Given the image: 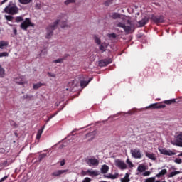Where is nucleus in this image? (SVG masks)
Returning a JSON list of instances; mask_svg holds the SVG:
<instances>
[{"label": "nucleus", "instance_id": "obj_1", "mask_svg": "<svg viewBox=\"0 0 182 182\" xmlns=\"http://www.w3.org/2000/svg\"><path fill=\"white\" fill-rule=\"evenodd\" d=\"M110 18L112 19H118L114 25L117 28H122L126 33H132L133 29V24L132 21L126 20V17L119 13H112L109 15Z\"/></svg>", "mask_w": 182, "mask_h": 182}, {"label": "nucleus", "instance_id": "obj_2", "mask_svg": "<svg viewBox=\"0 0 182 182\" xmlns=\"http://www.w3.org/2000/svg\"><path fill=\"white\" fill-rule=\"evenodd\" d=\"M60 28L65 29V28H70V26L68 25L66 21H62V20L57 19L54 23H50L47 27V34L46 36V39H50L53 35V31L56 28H58V25H59Z\"/></svg>", "mask_w": 182, "mask_h": 182}, {"label": "nucleus", "instance_id": "obj_3", "mask_svg": "<svg viewBox=\"0 0 182 182\" xmlns=\"http://www.w3.org/2000/svg\"><path fill=\"white\" fill-rule=\"evenodd\" d=\"M4 12L9 15H17L19 14V8L12 1H10L9 4L4 8Z\"/></svg>", "mask_w": 182, "mask_h": 182}, {"label": "nucleus", "instance_id": "obj_4", "mask_svg": "<svg viewBox=\"0 0 182 182\" xmlns=\"http://www.w3.org/2000/svg\"><path fill=\"white\" fill-rule=\"evenodd\" d=\"M149 19L156 25H159V23H164L166 22V17L163 15L152 14L150 16Z\"/></svg>", "mask_w": 182, "mask_h": 182}, {"label": "nucleus", "instance_id": "obj_5", "mask_svg": "<svg viewBox=\"0 0 182 182\" xmlns=\"http://www.w3.org/2000/svg\"><path fill=\"white\" fill-rule=\"evenodd\" d=\"M35 28V23H32L31 18H26L24 21H23L21 25L20 28L23 31H28V28Z\"/></svg>", "mask_w": 182, "mask_h": 182}, {"label": "nucleus", "instance_id": "obj_6", "mask_svg": "<svg viewBox=\"0 0 182 182\" xmlns=\"http://www.w3.org/2000/svg\"><path fill=\"white\" fill-rule=\"evenodd\" d=\"M173 146L182 147V132H178L175 134L174 140L172 142Z\"/></svg>", "mask_w": 182, "mask_h": 182}, {"label": "nucleus", "instance_id": "obj_7", "mask_svg": "<svg viewBox=\"0 0 182 182\" xmlns=\"http://www.w3.org/2000/svg\"><path fill=\"white\" fill-rule=\"evenodd\" d=\"M15 83L17 85H19L20 86H23L26 84H28V81L26 80V77L25 76L21 75L18 77H16L14 79Z\"/></svg>", "mask_w": 182, "mask_h": 182}, {"label": "nucleus", "instance_id": "obj_8", "mask_svg": "<svg viewBox=\"0 0 182 182\" xmlns=\"http://www.w3.org/2000/svg\"><path fill=\"white\" fill-rule=\"evenodd\" d=\"M114 163H115L116 167L119 168V170H126L127 168V165L126 164V163H124L121 159H115Z\"/></svg>", "mask_w": 182, "mask_h": 182}, {"label": "nucleus", "instance_id": "obj_9", "mask_svg": "<svg viewBox=\"0 0 182 182\" xmlns=\"http://www.w3.org/2000/svg\"><path fill=\"white\" fill-rule=\"evenodd\" d=\"M85 163H87L90 167L92 166H99V159H96V158H90V159H87L85 160Z\"/></svg>", "mask_w": 182, "mask_h": 182}, {"label": "nucleus", "instance_id": "obj_10", "mask_svg": "<svg viewBox=\"0 0 182 182\" xmlns=\"http://www.w3.org/2000/svg\"><path fill=\"white\" fill-rule=\"evenodd\" d=\"M130 153L134 157V159H141L143 156L141 155V151H140V149H131Z\"/></svg>", "mask_w": 182, "mask_h": 182}, {"label": "nucleus", "instance_id": "obj_11", "mask_svg": "<svg viewBox=\"0 0 182 182\" xmlns=\"http://www.w3.org/2000/svg\"><path fill=\"white\" fill-rule=\"evenodd\" d=\"M112 62V58H107V59L100 60L98 63V65L100 68H105L107 66V65H110Z\"/></svg>", "mask_w": 182, "mask_h": 182}, {"label": "nucleus", "instance_id": "obj_12", "mask_svg": "<svg viewBox=\"0 0 182 182\" xmlns=\"http://www.w3.org/2000/svg\"><path fill=\"white\" fill-rule=\"evenodd\" d=\"M164 107H166V105L156 102L151 104L149 106L146 107V109H164Z\"/></svg>", "mask_w": 182, "mask_h": 182}, {"label": "nucleus", "instance_id": "obj_13", "mask_svg": "<svg viewBox=\"0 0 182 182\" xmlns=\"http://www.w3.org/2000/svg\"><path fill=\"white\" fill-rule=\"evenodd\" d=\"M159 151L161 154H164V156H175L176 153L173 152L172 151H168L166 149H159Z\"/></svg>", "mask_w": 182, "mask_h": 182}, {"label": "nucleus", "instance_id": "obj_14", "mask_svg": "<svg viewBox=\"0 0 182 182\" xmlns=\"http://www.w3.org/2000/svg\"><path fill=\"white\" fill-rule=\"evenodd\" d=\"M69 170L65 169V170H58L57 171L53 172L51 176L53 177H59V176H62V174H64V173H68Z\"/></svg>", "mask_w": 182, "mask_h": 182}, {"label": "nucleus", "instance_id": "obj_15", "mask_svg": "<svg viewBox=\"0 0 182 182\" xmlns=\"http://www.w3.org/2000/svg\"><path fill=\"white\" fill-rule=\"evenodd\" d=\"M138 23L141 28H143V26L149 23V18L147 17L144 18L142 20L139 21Z\"/></svg>", "mask_w": 182, "mask_h": 182}, {"label": "nucleus", "instance_id": "obj_16", "mask_svg": "<svg viewBox=\"0 0 182 182\" xmlns=\"http://www.w3.org/2000/svg\"><path fill=\"white\" fill-rule=\"evenodd\" d=\"M145 156L146 157H148V159H150V160H153V161H155V160H157V158H156V154L153 153L150 154L149 152H146Z\"/></svg>", "mask_w": 182, "mask_h": 182}, {"label": "nucleus", "instance_id": "obj_17", "mask_svg": "<svg viewBox=\"0 0 182 182\" xmlns=\"http://www.w3.org/2000/svg\"><path fill=\"white\" fill-rule=\"evenodd\" d=\"M92 79L93 78H90L88 81L81 80L80 81V86H81V87H82V89H84V87H86V86H87V85H89V83H90V82H92Z\"/></svg>", "mask_w": 182, "mask_h": 182}, {"label": "nucleus", "instance_id": "obj_18", "mask_svg": "<svg viewBox=\"0 0 182 182\" xmlns=\"http://www.w3.org/2000/svg\"><path fill=\"white\" fill-rule=\"evenodd\" d=\"M42 86H46V84L42 83V82L33 84V88L34 89V90H38V89H39L40 87H42Z\"/></svg>", "mask_w": 182, "mask_h": 182}, {"label": "nucleus", "instance_id": "obj_19", "mask_svg": "<svg viewBox=\"0 0 182 182\" xmlns=\"http://www.w3.org/2000/svg\"><path fill=\"white\" fill-rule=\"evenodd\" d=\"M95 132H89L86 134L85 137L87 139V137H91L90 139H88V141H92L95 139Z\"/></svg>", "mask_w": 182, "mask_h": 182}, {"label": "nucleus", "instance_id": "obj_20", "mask_svg": "<svg viewBox=\"0 0 182 182\" xmlns=\"http://www.w3.org/2000/svg\"><path fill=\"white\" fill-rule=\"evenodd\" d=\"M109 166L104 164L101 167V173L102 174H106V173H107V171H109Z\"/></svg>", "mask_w": 182, "mask_h": 182}, {"label": "nucleus", "instance_id": "obj_21", "mask_svg": "<svg viewBox=\"0 0 182 182\" xmlns=\"http://www.w3.org/2000/svg\"><path fill=\"white\" fill-rule=\"evenodd\" d=\"M104 177L107 178H110L111 180H116V178H117V177H119V174L116 173L114 175L113 174H109V175H104Z\"/></svg>", "mask_w": 182, "mask_h": 182}, {"label": "nucleus", "instance_id": "obj_22", "mask_svg": "<svg viewBox=\"0 0 182 182\" xmlns=\"http://www.w3.org/2000/svg\"><path fill=\"white\" fill-rule=\"evenodd\" d=\"M9 45V43H8V41H1L0 49H5V48H6Z\"/></svg>", "mask_w": 182, "mask_h": 182}, {"label": "nucleus", "instance_id": "obj_23", "mask_svg": "<svg viewBox=\"0 0 182 182\" xmlns=\"http://www.w3.org/2000/svg\"><path fill=\"white\" fill-rule=\"evenodd\" d=\"M166 174H167V169H162L156 175V177H157V178H160L161 176H166Z\"/></svg>", "mask_w": 182, "mask_h": 182}, {"label": "nucleus", "instance_id": "obj_24", "mask_svg": "<svg viewBox=\"0 0 182 182\" xmlns=\"http://www.w3.org/2000/svg\"><path fill=\"white\" fill-rule=\"evenodd\" d=\"M87 174H88L90 176H95V177H96V176H99V172L97 171L87 170Z\"/></svg>", "mask_w": 182, "mask_h": 182}, {"label": "nucleus", "instance_id": "obj_25", "mask_svg": "<svg viewBox=\"0 0 182 182\" xmlns=\"http://www.w3.org/2000/svg\"><path fill=\"white\" fill-rule=\"evenodd\" d=\"M181 171H175L173 172H171L170 174L168 175V177L170 178L171 177H174V176H177V174H180Z\"/></svg>", "mask_w": 182, "mask_h": 182}, {"label": "nucleus", "instance_id": "obj_26", "mask_svg": "<svg viewBox=\"0 0 182 182\" xmlns=\"http://www.w3.org/2000/svg\"><path fill=\"white\" fill-rule=\"evenodd\" d=\"M33 0H18V2L21 4V5H28Z\"/></svg>", "mask_w": 182, "mask_h": 182}, {"label": "nucleus", "instance_id": "obj_27", "mask_svg": "<svg viewBox=\"0 0 182 182\" xmlns=\"http://www.w3.org/2000/svg\"><path fill=\"white\" fill-rule=\"evenodd\" d=\"M137 170L139 173H143V171H146V166H144V165H139Z\"/></svg>", "mask_w": 182, "mask_h": 182}, {"label": "nucleus", "instance_id": "obj_28", "mask_svg": "<svg viewBox=\"0 0 182 182\" xmlns=\"http://www.w3.org/2000/svg\"><path fill=\"white\" fill-rule=\"evenodd\" d=\"M0 77H5V69L0 65Z\"/></svg>", "mask_w": 182, "mask_h": 182}, {"label": "nucleus", "instance_id": "obj_29", "mask_svg": "<svg viewBox=\"0 0 182 182\" xmlns=\"http://www.w3.org/2000/svg\"><path fill=\"white\" fill-rule=\"evenodd\" d=\"M42 133H43V128L42 129H39L37 132L36 139L40 140L41 136H42Z\"/></svg>", "mask_w": 182, "mask_h": 182}, {"label": "nucleus", "instance_id": "obj_30", "mask_svg": "<svg viewBox=\"0 0 182 182\" xmlns=\"http://www.w3.org/2000/svg\"><path fill=\"white\" fill-rule=\"evenodd\" d=\"M130 178H129V173H126L123 178H121V182H129Z\"/></svg>", "mask_w": 182, "mask_h": 182}, {"label": "nucleus", "instance_id": "obj_31", "mask_svg": "<svg viewBox=\"0 0 182 182\" xmlns=\"http://www.w3.org/2000/svg\"><path fill=\"white\" fill-rule=\"evenodd\" d=\"M164 103H165V105H171L173 103H176V99L165 100Z\"/></svg>", "mask_w": 182, "mask_h": 182}, {"label": "nucleus", "instance_id": "obj_32", "mask_svg": "<svg viewBox=\"0 0 182 182\" xmlns=\"http://www.w3.org/2000/svg\"><path fill=\"white\" fill-rule=\"evenodd\" d=\"M5 18L6 21H9V22H12L14 21V15H6Z\"/></svg>", "mask_w": 182, "mask_h": 182}, {"label": "nucleus", "instance_id": "obj_33", "mask_svg": "<svg viewBox=\"0 0 182 182\" xmlns=\"http://www.w3.org/2000/svg\"><path fill=\"white\" fill-rule=\"evenodd\" d=\"M94 41L97 45H100L102 43V41H100V38H99L96 35L94 36Z\"/></svg>", "mask_w": 182, "mask_h": 182}, {"label": "nucleus", "instance_id": "obj_34", "mask_svg": "<svg viewBox=\"0 0 182 182\" xmlns=\"http://www.w3.org/2000/svg\"><path fill=\"white\" fill-rule=\"evenodd\" d=\"M23 21V17L22 16H17L15 18V22H16L17 23H19V22H22Z\"/></svg>", "mask_w": 182, "mask_h": 182}, {"label": "nucleus", "instance_id": "obj_35", "mask_svg": "<svg viewBox=\"0 0 182 182\" xmlns=\"http://www.w3.org/2000/svg\"><path fill=\"white\" fill-rule=\"evenodd\" d=\"M107 36L109 39H116V38H117V35H116V33H109L107 34Z\"/></svg>", "mask_w": 182, "mask_h": 182}, {"label": "nucleus", "instance_id": "obj_36", "mask_svg": "<svg viewBox=\"0 0 182 182\" xmlns=\"http://www.w3.org/2000/svg\"><path fill=\"white\" fill-rule=\"evenodd\" d=\"M9 164H8V161H4L0 164V167H8Z\"/></svg>", "mask_w": 182, "mask_h": 182}, {"label": "nucleus", "instance_id": "obj_37", "mask_svg": "<svg viewBox=\"0 0 182 182\" xmlns=\"http://www.w3.org/2000/svg\"><path fill=\"white\" fill-rule=\"evenodd\" d=\"M112 4H113V0H107L104 2L105 6H109V5H112Z\"/></svg>", "mask_w": 182, "mask_h": 182}, {"label": "nucleus", "instance_id": "obj_38", "mask_svg": "<svg viewBox=\"0 0 182 182\" xmlns=\"http://www.w3.org/2000/svg\"><path fill=\"white\" fill-rule=\"evenodd\" d=\"M65 59V58H58L57 60H55L53 61V63H63V60Z\"/></svg>", "mask_w": 182, "mask_h": 182}, {"label": "nucleus", "instance_id": "obj_39", "mask_svg": "<svg viewBox=\"0 0 182 182\" xmlns=\"http://www.w3.org/2000/svg\"><path fill=\"white\" fill-rule=\"evenodd\" d=\"M46 156H48V154H40L39 157H38V161H41V160H43V159H45V157H46Z\"/></svg>", "mask_w": 182, "mask_h": 182}, {"label": "nucleus", "instance_id": "obj_40", "mask_svg": "<svg viewBox=\"0 0 182 182\" xmlns=\"http://www.w3.org/2000/svg\"><path fill=\"white\" fill-rule=\"evenodd\" d=\"M76 0H66L64 4L65 5H69V4H75Z\"/></svg>", "mask_w": 182, "mask_h": 182}, {"label": "nucleus", "instance_id": "obj_41", "mask_svg": "<svg viewBox=\"0 0 182 182\" xmlns=\"http://www.w3.org/2000/svg\"><path fill=\"white\" fill-rule=\"evenodd\" d=\"M126 163L128 164L129 168H132V167L134 166L133 163L130 161V159H127Z\"/></svg>", "mask_w": 182, "mask_h": 182}, {"label": "nucleus", "instance_id": "obj_42", "mask_svg": "<svg viewBox=\"0 0 182 182\" xmlns=\"http://www.w3.org/2000/svg\"><path fill=\"white\" fill-rule=\"evenodd\" d=\"M9 54L7 52L0 53V58L8 57Z\"/></svg>", "mask_w": 182, "mask_h": 182}, {"label": "nucleus", "instance_id": "obj_43", "mask_svg": "<svg viewBox=\"0 0 182 182\" xmlns=\"http://www.w3.org/2000/svg\"><path fill=\"white\" fill-rule=\"evenodd\" d=\"M155 181H156V178L151 177L146 179L145 182H154Z\"/></svg>", "mask_w": 182, "mask_h": 182}, {"label": "nucleus", "instance_id": "obj_44", "mask_svg": "<svg viewBox=\"0 0 182 182\" xmlns=\"http://www.w3.org/2000/svg\"><path fill=\"white\" fill-rule=\"evenodd\" d=\"M174 161H175V163H176L177 164H181V163H182V160H181V159H180V158H176Z\"/></svg>", "mask_w": 182, "mask_h": 182}, {"label": "nucleus", "instance_id": "obj_45", "mask_svg": "<svg viewBox=\"0 0 182 182\" xmlns=\"http://www.w3.org/2000/svg\"><path fill=\"white\" fill-rule=\"evenodd\" d=\"M150 174H151V172L147 171L144 172L142 175L144 176V177H147V176H150Z\"/></svg>", "mask_w": 182, "mask_h": 182}, {"label": "nucleus", "instance_id": "obj_46", "mask_svg": "<svg viewBox=\"0 0 182 182\" xmlns=\"http://www.w3.org/2000/svg\"><path fill=\"white\" fill-rule=\"evenodd\" d=\"M41 8H42V6H41V3H37L36 4V9L39 10V9H41Z\"/></svg>", "mask_w": 182, "mask_h": 182}, {"label": "nucleus", "instance_id": "obj_47", "mask_svg": "<svg viewBox=\"0 0 182 182\" xmlns=\"http://www.w3.org/2000/svg\"><path fill=\"white\" fill-rule=\"evenodd\" d=\"M48 75L50 77H56V74L52 73H48Z\"/></svg>", "mask_w": 182, "mask_h": 182}, {"label": "nucleus", "instance_id": "obj_48", "mask_svg": "<svg viewBox=\"0 0 182 182\" xmlns=\"http://www.w3.org/2000/svg\"><path fill=\"white\" fill-rule=\"evenodd\" d=\"M92 179H90V178L89 177H86L84 178V180L82 181V182H91Z\"/></svg>", "mask_w": 182, "mask_h": 182}, {"label": "nucleus", "instance_id": "obj_49", "mask_svg": "<svg viewBox=\"0 0 182 182\" xmlns=\"http://www.w3.org/2000/svg\"><path fill=\"white\" fill-rule=\"evenodd\" d=\"M56 114H58V113H55V114L50 115V117H48V120H50V119H53V117H55V116H56Z\"/></svg>", "mask_w": 182, "mask_h": 182}, {"label": "nucleus", "instance_id": "obj_50", "mask_svg": "<svg viewBox=\"0 0 182 182\" xmlns=\"http://www.w3.org/2000/svg\"><path fill=\"white\" fill-rule=\"evenodd\" d=\"M100 50H102V52H105V46L103 45H100Z\"/></svg>", "mask_w": 182, "mask_h": 182}, {"label": "nucleus", "instance_id": "obj_51", "mask_svg": "<svg viewBox=\"0 0 182 182\" xmlns=\"http://www.w3.org/2000/svg\"><path fill=\"white\" fill-rule=\"evenodd\" d=\"M8 178V176H6L4 177H3L1 179H0V182H4L5 181V180H6Z\"/></svg>", "mask_w": 182, "mask_h": 182}, {"label": "nucleus", "instance_id": "obj_52", "mask_svg": "<svg viewBox=\"0 0 182 182\" xmlns=\"http://www.w3.org/2000/svg\"><path fill=\"white\" fill-rule=\"evenodd\" d=\"M65 159L60 161V166H63L65 164Z\"/></svg>", "mask_w": 182, "mask_h": 182}, {"label": "nucleus", "instance_id": "obj_53", "mask_svg": "<svg viewBox=\"0 0 182 182\" xmlns=\"http://www.w3.org/2000/svg\"><path fill=\"white\" fill-rule=\"evenodd\" d=\"M5 2H8V0H3L1 1V5H3V4H5Z\"/></svg>", "mask_w": 182, "mask_h": 182}, {"label": "nucleus", "instance_id": "obj_54", "mask_svg": "<svg viewBox=\"0 0 182 182\" xmlns=\"http://www.w3.org/2000/svg\"><path fill=\"white\" fill-rule=\"evenodd\" d=\"M17 33H18V31H17L16 29H14V35H16Z\"/></svg>", "mask_w": 182, "mask_h": 182}, {"label": "nucleus", "instance_id": "obj_55", "mask_svg": "<svg viewBox=\"0 0 182 182\" xmlns=\"http://www.w3.org/2000/svg\"><path fill=\"white\" fill-rule=\"evenodd\" d=\"M75 132H76V129H74L71 132L72 134H73V133H75Z\"/></svg>", "mask_w": 182, "mask_h": 182}, {"label": "nucleus", "instance_id": "obj_56", "mask_svg": "<svg viewBox=\"0 0 182 182\" xmlns=\"http://www.w3.org/2000/svg\"><path fill=\"white\" fill-rule=\"evenodd\" d=\"M178 156L179 157H181V156H182V152H181Z\"/></svg>", "mask_w": 182, "mask_h": 182}, {"label": "nucleus", "instance_id": "obj_57", "mask_svg": "<svg viewBox=\"0 0 182 182\" xmlns=\"http://www.w3.org/2000/svg\"><path fill=\"white\" fill-rule=\"evenodd\" d=\"M48 122H50L49 118L48 117V119L46 120V123H48Z\"/></svg>", "mask_w": 182, "mask_h": 182}, {"label": "nucleus", "instance_id": "obj_58", "mask_svg": "<svg viewBox=\"0 0 182 182\" xmlns=\"http://www.w3.org/2000/svg\"><path fill=\"white\" fill-rule=\"evenodd\" d=\"M14 125H15V127H16V123H14Z\"/></svg>", "mask_w": 182, "mask_h": 182}, {"label": "nucleus", "instance_id": "obj_59", "mask_svg": "<svg viewBox=\"0 0 182 182\" xmlns=\"http://www.w3.org/2000/svg\"><path fill=\"white\" fill-rule=\"evenodd\" d=\"M66 90H67V91L69 90V88H66Z\"/></svg>", "mask_w": 182, "mask_h": 182}]
</instances>
